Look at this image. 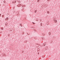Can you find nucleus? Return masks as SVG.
<instances>
[{
  "mask_svg": "<svg viewBox=\"0 0 60 60\" xmlns=\"http://www.w3.org/2000/svg\"><path fill=\"white\" fill-rule=\"evenodd\" d=\"M22 11L24 12V9H23V8H22Z\"/></svg>",
  "mask_w": 60,
  "mask_h": 60,
  "instance_id": "obj_4",
  "label": "nucleus"
},
{
  "mask_svg": "<svg viewBox=\"0 0 60 60\" xmlns=\"http://www.w3.org/2000/svg\"><path fill=\"white\" fill-rule=\"evenodd\" d=\"M21 4H20L18 5V6H19V7H20V6H21Z\"/></svg>",
  "mask_w": 60,
  "mask_h": 60,
  "instance_id": "obj_3",
  "label": "nucleus"
},
{
  "mask_svg": "<svg viewBox=\"0 0 60 60\" xmlns=\"http://www.w3.org/2000/svg\"><path fill=\"white\" fill-rule=\"evenodd\" d=\"M14 3H16V1H14Z\"/></svg>",
  "mask_w": 60,
  "mask_h": 60,
  "instance_id": "obj_16",
  "label": "nucleus"
},
{
  "mask_svg": "<svg viewBox=\"0 0 60 60\" xmlns=\"http://www.w3.org/2000/svg\"><path fill=\"white\" fill-rule=\"evenodd\" d=\"M45 46V45H44V46Z\"/></svg>",
  "mask_w": 60,
  "mask_h": 60,
  "instance_id": "obj_26",
  "label": "nucleus"
},
{
  "mask_svg": "<svg viewBox=\"0 0 60 60\" xmlns=\"http://www.w3.org/2000/svg\"><path fill=\"white\" fill-rule=\"evenodd\" d=\"M34 31H35V32H37V31H36L35 29H34Z\"/></svg>",
  "mask_w": 60,
  "mask_h": 60,
  "instance_id": "obj_6",
  "label": "nucleus"
},
{
  "mask_svg": "<svg viewBox=\"0 0 60 60\" xmlns=\"http://www.w3.org/2000/svg\"><path fill=\"white\" fill-rule=\"evenodd\" d=\"M4 3H5V0H4Z\"/></svg>",
  "mask_w": 60,
  "mask_h": 60,
  "instance_id": "obj_15",
  "label": "nucleus"
},
{
  "mask_svg": "<svg viewBox=\"0 0 60 60\" xmlns=\"http://www.w3.org/2000/svg\"><path fill=\"white\" fill-rule=\"evenodd\" d=\"M8 19H9V18H8V17H7L5 19V20H8Z\"/></svg>",
  "mask_w": 60,
  "mask_h": 60,
  "instance_id": "obj_1",
  "label": "nucleus"
},
{
  "mask_svg": "<svg viewBox=\"0 0 60 60\" xmlns=\"http://www.w3.org/2000/svg\"><path fill=\"white\" fill-rule=\"evenodd\" d=\"M36 21H38V20H36Z\"/></svg>",
  "mask_w": 60,
  "mask_h": 60,
  "instance_id": "obj_22",
  "label": "nucleus"
},
{
  "mask_svg": "<svg viewBox=\"0 0 60 60\" xmlns=\"http://www.w3.org/2000/svg\"><path fill=\"white\" fill-rule=\"evenodd\" d=\"M24 7V6H22V8H23V7Z\"/></svg>",
  "mask_w": 60,
  "mask_h": 60,
  "instance_id": "obj_18",
  "label": "nucleus"
},
{
  "mask_svg": "<svg viewBox=\"0 0 60 60\" xmlns=\"http://www.w3.org/2000/svg\"><path fill=\"white\" fill-rule=\"evenodd\" d=\"M32 23L33 24H34V25L35 24V23L34 22H32Z\"/></svg>",
  "mask_w": 60,
  "mask_h": 60,
  "instance_id": "obj_14",
  "label": "nucleus"
},
{
  "mask_svg": "<svg viewBox=\"0 0 60 60\" xmlns=\"http://www.w3.org/2000/svg\"><path fill=\"white\" fill-rule=\"evenodd\" d=\"M4 15H2V18H4Z\"/></svg>",
  "mask_w": 60,
  "mask_h": 60,
  "instance_id": "obj_11",
  "label": "nucleus"
},
{
  "mask_svg": "<svg viewBox=\"0 0 60 60\" xmlns=\"http://www.w3.org/2000/svg\"><path fill=\"white\" fill-rule=\"evenodd\" d=\"M50 1V0H47V1H48L49 2V1Z\"/></svg>",
  "mask_w": 60,
  "mask_h": 60,
  "instance_id": "obj_20",
  "label": "nucleus"
},
{
  "mask_svg": "<svg viewBox=\"0 0 60 60\" xmlns=\"http://www.w3.org/2000/svg\"><path fill=\"white\" fill-rule=\"evenodd\" d=\"M49 35H50L51 34V33H50V32H49Z\"/></svg>",
  "mask_w": 60,
  "mask_h": 60,
  "instance_id": "obj_13",
  "label": "nucleus"
},
{
  "mask_svg": "<svg viewBox=\"0 0 60 60\" xmlns=\"http://www.w3.org/2000/svg\"><path fill=\"white\" fill-rule=\"evenodd\" d=\"M1 29L2 30H4V28H3V27L1 28Z\"/></svg>",
  "mask_w": 60,
  "mask_h": 60,
  "instance_id": "obj_7",
  "label": "nucleus"
},
{
  "mask_svg": "<svg viewBox=\"0 0 60 60\" xmlns=\"http://www.w3.org/2000/svg\"><path fill=\"white\" fill-rule=\"evenodd\" d=\"M1 14H0V17H1Z\"/></svg>",
  "mask_w": 60,
  "mask_h": 60,
  "instance_id": "obj_19",
  "label": "nucleus"
},
{
  "mask_svg": "<svg viewBox=\"0 0 60 60\" xmlns=\"http://www.w3.org/2000/svg\"><path fill=\"white\" fill-rule=\"evenodd\" d=\"M47 13H48V14H49V11H47Z\"/></svg>",
  "mask_w": 60,
  "mask_h": 60,
  "instance_id": "obj_10",
  "label": "nucleus"
},
{
  "mask_svg": "<svg viewBox=\"0 0 60 60\" xmlns=\"http://www.w3.org/2000/svg\"><path fill=\"white\" fill-rule=\"evenodd\" d=\"M40 25H41V26H41L42 25V23H41V24Z\"/></svg>",
  "mask_w": 60,
  "mask_h": 60,
  "instance_id": "obj_12",
  "label": "nucleus"
},
{
  "mask_svg": "<svg viewBox=\"0 0 60 60\" xmlns=\"http://www.w3.org/2000/svg\"><path fill=\"white\" fill-rule=\"evenodd\" d=\"M7 23H6V24H5V25L6 26H7Z\"/></svg>",
  "mask_w": 60,
  "mask_h": 60,
  "instance_id": "obj_8",
  "label": "nucleus"
},
{
  "mask_svg": "<svg viewBox=\"0 0 60 60\" xmlns=\"http://www.w3.org/2000/svg\"><path fill=\"white\" fill-rule=\"evenodd\" d=\"M37 11V10H36L34 12L35 13H36V12Z\"/></svg>",
  "mask_w": 60,
  "mask_h": 60,
  "instance_id": "obj_9",
  "label": "nucleus"
},
{
  "mask_svg": "<svg viewBox=\"0 0 60 60\" xmlns=\"http://www.w3.org/2000/svg\"><path fill=\"white\" fill-rule=\"evenodd\" d=\"M45 44L46 43V42H45Z\"/></svg>",
  "mask_w": 60,
  "mask_h": 60,
  "instance_id": "obj_25",
  "label": "nucleus"
},
{
  "mask_svg": "<svg viewBox=\"0 0 60 60\" xmlns=\"http://www.w3.org/2000/svg\"><path fill=\"white\" fill-rule=\"evenodd\" d=\"M13 4H14V2H13Z\"/></svg>",
  "mask_w": 60,
  "mask_h": 60,
  "instance_id": "obj_24",
  "label": "nucleus"
},
{
  "mask_svg": "<svg viewBox=\"0 0 60 60\" xmlns=\"http://www.w3.org/2000/svg\"><path fill=\"white\" fill-rule=\"evenodd\" d=\"M31 28H34V27H31Z\"/></svg>",
  "mask_w": 60,
  "mask_h": 60,
  "instance_id": "obj_21",
  "label": "nucleus"
},
{
  "mask_svg": "<svg viewBox=\"0 0 60 60\" xmlns=\"http://www.w3.org/2000/svg\"><path fill=\"white\" fill-rule=\"evenodd\" d=\"M8 36H10V35L8 34Z\"/></svg>",
  "mask_w": 60,
  "mask_h": 60,
  "instance_id": "obj_23",
  "label": "nucleus"
},
{
  "mask_svg": "<svg viewBox=\"0 0 60 60\" xmlns=\"http://www.w3.org/2000/svg\"><path fill=\"white\" fill-rule=\"evenodd\" d=\"M38 55H39V52H38Z\"/></svg>",
  "mask_w": 60,
  "mask_h": 60,
  "instance_id": "obj_17",
  "label": "nucleus"
},
{
  "mask_svg": "<svg viewBox=\"0 0 60 60\" xmlns=\"http://www.w3.org/2000/svg\"><path fill=\"white\" fill-rule=\"evenodd\" d=\"M54 22H55L56 23L57 22V20H54Z\"/></svg>",
  "mask_w": 60,
  "mask_h": 60,
  "instance_id": "obj_2",
  "label": "nucleus"
},
{
  "mask_svg": "<svg viewBox=\"0 0 60 60\" xmlns=\"http://www.w3.org/2000/svg\"><path fill=\"white\" fill-rule=\"evenodd\" d=\"M20 26H21V27H22V25L21 23L20 24Z\"/></svg>",
  "mask_w": 60,
  "mask_h": 60,
  "instance_id": "obj_5",
  "label": "nucleus"
}]
</instances>
